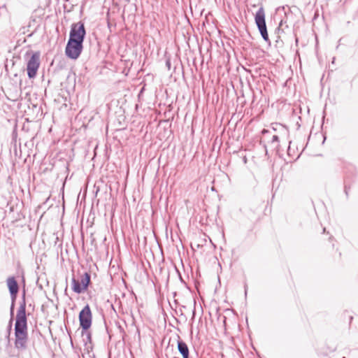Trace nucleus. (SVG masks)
<instances>
[{
    "instance_id": "1",
    "label": "nucleus",
    "mask_w": 358,
    "mask_h": 358,
    "mask_svg": "<svg viewBox=\"0 0 358 358\" xmlns=\"http://www.w3.org/2000/svg\"><path fill=\"white\" fill-rule=\"evenodd\" d=\"M26 303L25 301L21 303L16 315V322L15 324V348L18 350V358H25L24 353L28 343V333L26 317ZM26 358H31L30 353Z\"/></svg>"
},
{
    "instance_id": "2",
    "label": "nucleus",
    "mask_w": 358,
    "mask_h": 358,
    "mask_svg": "<svg viewBox=\"0 0 358 358\" xmlns=\"http://www.w3.org/2000/svg\"><path fill=\"white\" fill-rule=\"evenodd\" d=\"M255 23L260 34L265 41H268V34L265 20V11L263 6H260L255 15Z\"/></svg>"
},
{
    "instance_id": "3",
    "label": "nucleus",
    "mask_w": 358,
    "mask_h": 358,
    "mask_svg": "<svg viewBox=\"0 0 358 358\" xmlns=\"http://www.w3.org/2000/svg\"><path fill=\"white\" fill-rule=\"evenodd\" d=\"M83 49V43L69 39L66 46V55L72 59H76L80 55Z\"/></svg>"
},
{
    "instance_id": "4",
    "label": "nucleus",
    "mask_w": 358,
    "mask_h": 358,
    "mask_svg": "<svg viewBox=\"0 0 358 358\" xmlns=\"http://www.w3.org/2000/svg\"><path fill=\"white\" fill-rule=\"evenodd\" d=\"M40 66V52H35L31 54L27 62V71L29 78H34Z\"/></svg>"
},
{
    "instance_id": "5",
    "label": "nucleus",
    "mask_w": 358,
    "mask_h": 358,
    "mask_svg": "<svg viewBox=\"0 0 358 358\" xmlns=\"http://www.w3.org/2000/svg\"><path fill=\"white\" fill-rule=\"evenodd\" d=\"M85 34L86 32L84 24L81 22L74 23L71 25L69 39L83 43Z\"/></svg>"
},
{
    "instance_id": "6",
    "label": "nucleus",
    "mask_w": 358,
    "mask_h": 358,
    "mask_svg": "<svg viewBox=\"0 0 358 358\" xmlns=\"http://www.w3.org/2000/svg\"><path fill=\"white\" fill-rule=\"evenodd\" d=\"M90 281V275L87 273H85L81 276L80 280H77L74 278L72 280V289L78 294L83 292L87 289Z\"/></svg>"
},
{
    "instance_id": "7",
    "label": "nucleus",
    "mask_w": 358,
    "mask_h": 358,
    "mask_svg": "<svg viewBox=\"0 0 358 358\" xmlns=\"http://www.w3.org/2000/svg\"><path fill=\"white\" fill-rule=\"evenodd\" d=\"M79 321L80 327L85 329H88L92 324V313L89 305H86L80 312Z\"/></svg>"
},
{
    "instance_id": "8",
    "label": "nucleus",
    "mask_w": 358,
    "mask_h": 358,
    "mask_svg": "<svg viewBox=\"0 0 358 358\" xmlns=\"http://www.w3.org/2000/svg\"><path fill=\"white\" fill-rule=\"evenodd\" d=\"M7 285L13 300L14 301L18 292V285L14 277H9L7 279Z\"/></svg>"
},
{
    "instance_id": "9",
    "label": "nucleus",
    "mask_w": 358,
    "mask_h": 358,
    "mask_svg": "<svg viewBox=\"0 0 358 358\" xmlns=\"http://www.w3.org/2000/svg\"><path fill=\"white\" fill-rule=\"evenodd\" d=\"M276 126L279 128L280 133L278 134L273 135L271 141L272 143H278L280 138L285 137L288 134V131L287 130V129L282 127V125L277 124Z\"/></svg>"
},
{
    "instance_id": "10",
    "label": "nucleus",
    "mask_w": 358,
    "mask_h": 358,
    "mask_svg": "<svg viewBox=\"0 0 358 358\" xmlns=\"http://www.w3.org/2000/svg\"><path fill=\"white\" fill-rule=\"evenodd\" d=\"M178 349L180 353L182 355V358H189V349L185 342L178 341Z\"/></svg>"
},
{
    "instance_id": "11",
    "label": "nucleus",
    "mask_w": 358,
    "mask_h": 358,
    "mask_svg": "<svg viewBox=\"0 0 358 358\" xmlns=\"http://www.w3.org/2000/svg\"><path fill=\"white\" fill-rule=\"evenodd\" d=\"M6 98L12 101H15L21 96L20 91H3Z\"/></svg>"
},
{
    "instance_id": "12",
    "label": "nucleus",
    "mask_w": 358,
    "mask_h": 358,
    "mask_svg": "<svg viewBox=\"0 0 358 358\" xmlns=\"http://www.w3.org/2000/svg\"><path fill=\"white\" fill-rule=\"evenodd\" d=\"M166 66L168 70H171V62L170 58H166Z\"/></svg>"
},
{
    "instance_id": "13",
    "label": "nucleus",
    "mask_w": 358,
    "mask_h": 358,
    "mask_svg": "<svg viewBox=\"0 0 358 358\" xmlns=\"http://www.w3.org/2000/svg\"><path fill=\"white\" fill-rule=\"evenodd\" d=\"M13 306H14V303H12V306H11V313L13 312Z\"/></svg>"
},
{
    "instance_id": "14",
    "label": "nucleus",
    "mask_w": 358,
    "mask_h": 358,
    "mask_svg": "<svg viewBox=\"0 0 358 358\" xmlns=\"http://www.w3.org/2000/svg\"><path fill=\"white\" fill-rule=\"evenodd\" d=\"M282 22L281 21V22H280L279 27L282 25Z\"/></svg>"
}]
</instances>
